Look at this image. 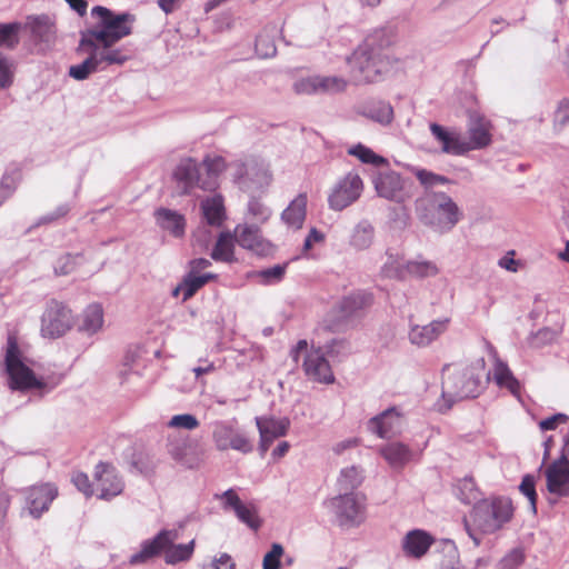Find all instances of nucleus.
Segmentation results:
<instances>
[{
    "instance_id": "4",
    "label": "nucleus",
    "mask_w": 569,
    "mask_h": 569,
    "mask_svg": "<svg viewBox=\"0 0 569 569\" xmlns=\"http://www.w3.org/2000/svg\"><path fill=\"white\" fill-rule=\"evenodd\" d=\"M178 533L174 530L160 531L153 539L141 543L140 550L130 557L129 563L131 566L143 565L161 553L168 565L188 561L194 551V540L186 545H176Z\"/></svg>"
},
{
    "instance_id": "7",
    "label": "nucleus",
    "mask_w": 569,
    "mask_h": 569,
    "mask_svg": "<svg viewBox=\"0 0 569 569\" xmlns=\"http://www.w3.org/2000/svg\"><path fill=\"white\" fill-rule=\"evenodd\" d=\"M4 367L9 378L8 386L11 390L24 391L40 387L33 371L22 361L18 337L14 332H9L7 338Z\"/></svg>"
},
{
    "instance_id": "59",
    "label": "nucleus",
    "mask_w": 569,
    "mask_h": 569,
    "mask_svg": "<svg viewBox=\"0 0 569 569\" xmlns=\"http://www.w3.org/2000/svg\"><path fill=\"white\" fill-rule=\"evenodd\" d=\"M412 172L425 188H432L436 186L437 173L420 168H413Z\"/></svg>"
},
{
    "instance_id": "11",
    "label": "nucleus",
    "mask_w": 569,
    "mask_h": 569,
    "mask_svg": "<svg viewBox=\"0 0 569 569\" xmlns=\"http://www.w3.org/2000/svg\"><path fill=\"white\" fill-rule=\"evenodd\" d=\"M212 440L219 451L232 449L244 455L252 451V443L246 433L227 421L213 423Z\"/></svg>"
},
{
    "instance_id": "44",
    "label": "nucleus",
    "mask_w": 569,
    "mask_h": 569,
    "mask_svg": "<svg viewBox=\"0 0 569 569\" xmlns=\"http://www.w3.org/2000/svg\"><path fill=\"white\" fill-rule=\"evenodd\" d=\"M14 70L13 62L0 52V89H7L12 86Z\"/></svg>"
},
{
    "instance_id": "43",
    "label": "nucleus",
    "mask_w": 569,
    "mask_h": 569,
    "mask_svg": "<svg viewBox=\"0 0 569 569\" xmlns=\"http://www.w3.org/2000/svg\"><path fill=\"white\" fill-rule=\"evenodd\" d=\"M495 379L499 386L508 388L512 393H516L519 389V382L512 376L507 365L502 362L496 365Z\"/></svg>"
},
{
    "instance_id": "54",
    "label": "nucleus",
    "mask_w": 569,
    "mask_h": 569,
    "mask_svg": "<svg viewBox=\"0 0 569 569\" xmlns=\"http://www.w3.org/2000/svg\"><path fill=\"white\" fill-rule=\"evenodd\" d=\"M293 89L298 94H318L317 76L302 78L296 81Z\"/></svg>"
},
{
    "instance_id": "25",
    "label": "nucleus",
    "mask_w": 569,
    "mask_h": 569,
    "mask_svg": "<svg viewBox=\"0 0 569 569\" xmlns=\"http://www.w3.org/2000/svg\"><path fill=\"white\" fill-rule=\"evenodd\" d=\"M308 198L306 193H299L282 211L281 220L292 230H300L307 217Z\"/></svg>"
},
{
    "instance_id": "39",
    "label": "nucleus",
    "mask_w": 569,
    "mask_h": 569,
    "mask_svg": "<svg viewBox=\"0 0 569 569\" xmlns=\"http://www.w3.org/2000/svg\"><path fill=\"white\" fill-rule=\"evenodd\" d=\"M438 271V267L431 261H407V278L425 279L435 277Z\"/></svg>"
},
{
    "instance_id": "14",
    "label": "nucleus",
    "mask_w": 569,
    "mask_h": 569,
    "mask_svg": "<svg viewBox=\"0 0 569 569\" xmlns=\"http://www.w3.org/2000/svg\"><path fill=\"white\" fill-rule=\"evenodd\" d=\"M546 478L550 503H556L559 497L569 496V461L565 457L547 468Z\"/></svg>"
},
{
    "instance_id": "56",
    "label": "nucleus",
    "mask_w": 569,
    "mask_h": 569,
    "mask_svg": "<svg viewBox=\"0 0 569 569\" xmlns=\"http://www.w3.org/2000/svg\"><path fill=\"white\" fill-rule=\"evenodd\" d=\"M72 482L86 497H91L94 495L93 482H90L87 473L76 472L72 476Z\"/></svg>"
},
{
    "instance_id": "28",
    "label": "nucleus",
    "mask_w": 569,
    "mask_h": 569,
    "mask_svg": "<svg viewBox=\"0 0 569 569\" xmlns=\"http://www.w3.org/2000/svg\"><path fill=\"white\" fill-rule=\"evenodd\" d=\"M157 223L174 237H182L186 229V219L177 211L160 208L154 212Z\"/></svg>"
},
{
    "instance_id": "40",
    "label": "nucleus",
    "mask_w": 569,
    "mask_h": 569,
    "mask_svg": "<svg viewBox=\"0 0 569 569\" xmlns=\"http://www.w3.org/2000/svg\"><path fill=\"white\" fill-rule=\"evenodd\" d=\"M21 24L19 22L0 23V46L13 49L19 43V32Z\"/></svg>"
},
{
    "instance_id": "18",
    "label": "nucleus",
    "mask_w": 569,
    "mask_h": 569,
    "mask_svg": "<svg viewBox=\"0 0 569 569\" xmlns=\"http://www.w3.org/2000/svg\"><path fill=\"white\" fill-rule=\"evenodd\" d=\"M221 498L224 500V509H232L241 522L246 523L253 530H258L261 527V519L259 518L257 507L253 503L242 502L233 489L224 491Z\"/></svg>"
},
{
    "instance_id": "53",
    "label": "nucleus",
    "mask_w": 569,
    "mask_h": 569,
    "mask_svg": "<svg viewBox=\"0 0 569 569\" xmlns=\"http://www.w3.org/2000/svg\"><path fill=\"white\" fill-rule=\"evenodd\" d=\"M248 211L252 218L261 222L267 221L271 214L269 208L259 199H251L249 201Z\"/></svg>"
},
{
    "instance_id": "45",
    "label": "nucleus",
    "mask_w": 569,
    "mask_h": 569,
    "mask_svg": "<svg viewBox=\"0 0 569 569\" xmlns=\"http://www.w3.org/2000/svg\"><path fill=\"white\" fill-rule=\"evenodd\" d=\"M203 164L207 170V177L204 179H212L216 183L217 177L227 168L226 160L220 156H216L212 158L207 157L203 160Z\"/></svg>"
},
{
    "instance_id": "38",
    "label": "nucleus",
    "mask_w": 569,
    "mask_h": 569,
    "mask_svg": "<svg viewBox=\"0 0 569 569\" xmlns=\"http://www.w3.org/2000/svg\"><path fill=\"white\" fill-rule=\"evenodd\" d=\"M560 333L561 329H552L549 327L541 328L537 332L530 335L528 338V345L536 349L543 348L556 341Z\"/></svg>"
},
{
    "instance_id": "60",
    "label": "nucleus",
    "mask_w": 569,
    "mask_h": 569,
    "mask_svg": "<svg viewBox=\"0 0 569 569\" xmlns=\"http://www.w3.org/2000/svg\"><path fill=\"white\" fill-rule=\"evenodd\" d=\"M234 563L229 555L222 553L219 558L204 565L202 569H234Z\"/></svg>"
},
{
    "instance_id": "35",
    "label": "nucleus",
    "mask_w": 569,
    "mask_h": 569,
    "mask_svg": "<svg viewBox=\"0 0 569 569\" xmlns=\"http://www.w3.org/2000/svg\"><path fill=\"white\" fill-rule=\"evenodd\" d=\"M233 169L234 180L239 183H247L249 181L254 182L256 177L258 176H261L264 181L270 179L268 170L259 167L257 163L247 164L244 162L238 161L233 164Z\"/></svg>"
},
{
    "instance_id": "57",
    "label": "nucleus",
    "mask_w": 569,
    "mask_h": 569,
    "mask_svg": "<svg viewBox=\"0 0 569 569\" xmlns=\"http://www.w3.org/2000/svg\"><path fill=\"white\" fill-rule=\"evenodd\" d=\"M569 417L565 413H556L548 417L539 422V427L542 431L555 430L558 425L566 423Z\"/></svg>"
},
{
    "instance_id": "10",
    "label": "nucleus",
    "mask_w": 569,
    "mask_h": 569,
    "mask_svg": "<svg viewBox=\"0 0 569 569\" xmlns=\"http://www.w3.org/2000/svg\"><path fill=\"white\" fill-rule=\"evenodd\" d=\"M172 179L180 191V194H189L194 188L204 191H212L217 183L212 179L201 178L199 166L192 158L181 159L172 173Z\"/></svg>"
},
{
    "instance_id": "64",
    "label": "nucleus",
    "mask_w": 569,
    "mask_h": 569,
    "mask_svg": "<svg viewBox=\"0 0 569 569\" xmlns=\"http://www.w3.org/2000/svg\"><path fill=\"white\" fill-rule=\"evenodd\" d=\"M79 16L83 17L87 13V0H64Z\"/></svg>"
},
{
    "instance_id": "9",
    "label": "nucleus",
    "mask_w": 569,
    "mask_h": 569,
    "mask_svg": "<svg viewBox=\"0 0 569 569\" xmlns=\"http://www.w3.org/2000/svg\"><path fill=\"white\" fill-rule=\"evenodd\" d=\"M370 180L377 196L385 200L401 204L412 197V181L390 167L375 173Z\"/></svg>"
},
{
    "instance_id": "12",
    "label": "nucleus",
    "mask_w": 569,
    "mask_h": 569,
    "mask_svg": "<svg viewBox=\"0 0 569 569\" xmlns=\"http://www.w3.org/2000/svg\"><path fill=\"white\" fill-rule=\"evenodd\" d=\"M94 495L102 500H111L119 496L124 483L114 466L108 462H99L93 472Z\"/></svg>"
},
{
    "instance_id": "51",
    "label": "nucleus",
    "mask_w": 569,
    "mask_h": 569,
    "mask_svg": "<svg viewBox=\"0 0 569 569\" xmlns=\"http://www.w3.org/2000/svg\"><path fill=\"white\" fill-rule=\"evenodd\" d=\"M283 555V548L279 543H273L271 550L263 557V569H280V559Z\"/></svg>"
},
{
    "instance_id": "3",
    "label": "nucleus",
    "mask_w": 569,
    "mask_h": 569,
    "mask_svg": "<svg viewBox=\"0 0 569 569\" xmlns=\"http://www.w3.org/2000/svg\"><path fill=\"white\" fill-rule=\"evenodd\" d=\"M513 515V506L507 497H495L478 501L470 513V519H465V527L476 546L481 538L479 533H493L509 522Z\"/></svg>"
},
{
    "instance_id": "29",
    "label": "nucleus",
    "mask_w": 569,
    "mask_h": 569,
    "mask_svg": "<svg viewBox=\"0 0 569 569\" xmlns=\"http://www.w3.org/2000/svg\"><path fill=\"white\" fill-rule=\"evenodd\" d=\"M358 161L362 164L367 166L363 169V172L367 173L370 179L377 172H381L382 170L390 167V162L387 158L378 154L369 147L358 142Z\"/></svg>"
},
{
    "instance_id": "17",
    "label": "nucleus",
    "mask_w": 569,
    "mask_h": 569,
    "mask_svg": "<svg viewBox=\"0 0 569 569\" xmlns=\"http://www.w3.org/2000/svg\"><path fill=\"white\" fill-rule=\"evenodd\" d=\"M430 132L440 143L441 151L451 156H463L469 152L467 139L457 130H449L438 123H430Z\"/></svg>"
},
{
    "instance_id": "52",
    "label": "nucleus",
    "mask_w": 569,
    "mask_h": 569,
    "mask_svg": "<svg viewBox=\"0 0 569 569\" xmlns=\"http://www.w3.org/2000/svg\"><path fill=\"white\" fill-rule=\"evenodd\" d=\"M569 122V98L562 99L553 116V126L557 130H561Z\"/></svg>"
},
{
    "instance_id": "63",
    "label": "nucleus",
    "mask_w": 569,
    "mask_h": 569,
    "mask_svg": "<svg viewBox=\"0 0 569 569\" xmlns=\"http://www.w3.org/2000/svg\"><path fill=\"white\" fill-rule=\"evenodd\" d=\"M211 266L210 260L204 258L193 259L189 262V272L202 274L201 271Z\"/></svg>"
},
{
    "instance_id": "8",
    "label": "nucleus",
    "mask_w": 569,
    "mask_h": 569,
    "mask_svg": "<svg viewBox=\"0 0 569 569\" xmlns=\"http://www.w3.org/2000/svg\"><path fill=\"white\" fill-rule=\"evenodd\" d=\"M301 353H305L302 369L308 379L319 383L333 382V372L321 348L308 349L307 340L301 339L290 350L293 362L298 363Z\"/></svg>"
},
{
    "instance_id": "2",
    "label": "nucleus",
    "mask_w": 569,
    "mask_h": 569,
    "mask_svg": "<svg viewBox=\"0 0 569 569\" xmlns=\"http://www.w3.org/2000/svg\"><path fill=\"white\" fill-rule=\"evenodd\" d=\"M397 42L393 27L372 29L363 39L358 54V82L382 81L398 64L399 60L390 49Z\"/></svg>"
},
{
    "instance_id": "1",
    "label": "nucleus",
    "mask_w": 569,
    "mask_h": 569,
    "mask_svg": "<svg viewBox=\"0 0 569 569\" xmlns=\"http://www.w3.org/2000/svg\"><path fill=\"white\" fill-rule=\"evenodd\" d=\"M91 16L96 22L82 32L80 49L92 50L101 70L107 66L127 62L130 58L127 51L113 46L131 34L134 17L130 13H114L102 6L93 7Z\"/></svg>"
},
{
    "instance_id": "31",
    "label": "nucleus",
    "mask_w": 569,
    "mask_h": 569,
    "mask_svg": "<svg viewBox=\"0 0 569 569\" xmlns=\"http://www.w3.org/2000/svg\"><path fill=\"white\" fill-rule=\"evenodd\" d=\"M361 114L381 126H388L393 120V108L386 101H370L363 104Z\"/></svg>"
},
{
    "instance_id": "26",
    "label": "nucleus",
    "mask_w": 569,
    "mask_h": 569,
    "mask_svg": "<svg viewBox=\"0 0 569 569\" xmlns=\"http://www.w3.org/2000/svg\"><path fill=\"white\" fill-rule=\"evenodd\" d=\"M380 455L393 469L403 468L412 459V450L402 442H389L380 447Z\"/></svg>"
},
{
    "instance_id": "58",
    "label": "nucleus",
    "mask_w": 569,
    "mask_h": 569,
    "mask_svg": "<svg viewBox=\"0 0 569 569\" xmlns=\"http://www.w3.org/2000/svg\"><path fill=\"white\" fill-rule=\"evenodd\" d=\"M77 257L66 254L61 257L56 266V271L60 274H68L76 269Z\"/></svg>"
},
{
    "instance_id": "24",
    "label": "nucleus",
    "mask_w": 569,
    "mask_h": 569,
    "mask_svg": "<svg viewBox=\"0 0 569 569\" xmlns=\"http://www.w3.org/2000/svg\"><path fill=\"white\" fill-rule=\"evenodd\" d=\"M356 199V174L348 173L329 197L333 210H342Z\"/></svg>"
},
{
    "instance_id": "48",
    "label": "nucleus",
    "mask_w": 569,
    "mask_h": 569,
    "mask_svg": "<svg viewBox=\"0 0 569 569\" xmlns=\"http://www.w3.org/2000/svg\"><path fill=\"white\" fill-rule=\"evenodd\" d=\"M336 506L341 516L352 519L356 515V497L352 493H346L336 499Z\"/></svg>"
},
{
    "instance_id": "46",
    "label": "nucleus",
    "mask_w": 569,
    "mask_h": 569,
    "mask_svg": "<svg viewBox=\"0 0 569 569\" xmlns=\"http://www.w3.org/2000/svg\"><path fill=\"white\" fill-rule=\"evenodd\" d=\"M457 489V496L463 503H471L478 497V491L471 478H465L463 480H461Z\"/></svg>"
},
{
    "instance_id": "32",
    "label": "nucleus",
    "mask_w": 569,
    "mask_h": 569,
    "mask_svg": "<svg viewBox=\"0 0 569 569\" xmlns=\"http://www.w3.org/2000/svg\"><path fill=\"white\" fill-rule=\"evenodd\" d=\"M201 209L204 219L211 226H220L224 219L223 198L213 196L202 201Z\"/></svg>"
},
{
    "instance_id": "61",
    "label": "nucleus",
    "mask_w": 569,
    "mask_h": 569,
    "mask_svg": "<svg viewBox=\"0 0 569 569\" xmlns=\"http://www.w3.org/2000/svg\"><path fill=\"white\" fill-rule=\"evenodd\" d=\"M326 239V236L323 232L318 230L317 228H311L309 230L308 236L306 237L305 243H303V250L308 251L313 248L316 243H322Z\"/></svg>"
},
{
    "instance_id": "30",
    "label": "nucleus",
    "mask_w": 569,
    "mask_h": 569,
    "mask_svg": "<svg viewBox=\"0 0 569 569\" xmlns=\"http://www.w3.org/2000/svg\"><path fill=\"white\" fill-rule=\"evenodd\" d=\"M28 26L32 36L41 42L52 43L57 37L56 23L48 16H39L30 18Z\"/></svg>"
},
{
    "instance_id": "13",
    "label": "nucleus",
    "mask_w": 569,
    "mask_h": 569,
    "mask_svg": "<svg viewBox=\"0 0 569 569\" xmlns=\"http://www.w3.org/2000/svg\"><path fill=\"white\" fill-rule=\"evenodd\" d=\"M72 326L71 310L58 301L46 309L41 321V333L51 339L63 336Z\"/></svg>"
},
{
    "instance_id": "6",
    "label": "nucleus",
    "mask_w": 569,
    "mask_h": 569,
    "mask_svg": "<svg viewBox=\"0 0 569 569\" xmlns=\"http://www.w3.org/2000/svg\"><path fill=\"white\" fill-rule=\"evenodd\" d=\"M419 220L443 233L450 231L460 219V211L453 200L445 192H430L416 201Z\"/></svg>"
},
{
    "instance_id": "33",
    "label": "nucleus",
    "mask_w": 569,
    "mask_h": 569,
    "mask_svg": "<svg viewBox=\"0 0 569 569\" xmlns=\"http://www.w3.org/2000/svg\"><path fill=\"white\" fill-rule=\"evenodd\" d=\"M211 258L216 261H234V238L230 232H221L211 252Z\"/></svg>"
},
{
    "instance_id": "41",
    "label": "nucleus",
    "mask_w": 569,
    "mask_h": 569,
    "mask_svg": "<svg viewBox=\"0 0 569 569\" xmlns=\"http://www.w3.org/2000/svg\"><path fill=\"white\" fill-rule=\"evenodd\" d=\"M318 94L338 93L347 88V81L340 77L317 76Z\"/></svg>"
},
{
    "instance_id": "62",
    "label": "nucleus",
    "mask_w": 569,
    "mask_h": 569,
    "mask_svg": "<svg viewBox=\"0 0 569 569\" xmlns=\"http://www.w3.org/2000/svg\"><path fill=\"white\" fill-rule=\"evenodd\" d=\"M522 552L519 550H513L502 559V566L507 569H513L518 567L522 562Z\"/></svg>"
},
{
    "instance_id": "49",
    "label": "nucleus",
    "mask_w": 569,
    "mask_h": 569,
    "mask_svg": "<svg viewBox=\"0 0 569 569\" xmlns=\"http://www.w3.org/2000/svg\"><path fill=\"white\" fill-rule=\"evenodd\" d=\"M519 490L523 496H526L530 502L531 509L536 512L537 506V492L535 488V477L531 475H526L521 483L519 486Z\"/></svg>"
},
{
    "instance_id": "42",
    "label": "nucleus",
    "mask_w": 569,
    "mask_h": 569,
    "mask_svg": "<svg viewBox=\"0 0 569 569\" xmlns=\"http://www.w3.org/2000/svg\"><path fill=\"white\" fill-rule=\"evenodd\" d=\"M382 276L389 279L406 280L407 279V262L403 263L400 260L388 257L381 269Z\"/></svg>"
},
{
    "instance_id": "37",
    "label": "nucleus",
    "mask_w": 569,
    "mask_h": 569,
    "mask_svg": "<svg viewBox=\"0 0 569 569\" xmlns=\"http://www.w3.org/2000/svg\"><path fill=\"white\" fill-rule=\"evenodd\" d=\"M89 57L81 63L71 66L69 69V76L76 80H84L91 73L101 70L98 60L92 50H87Z\"/></svg>"
},
{
    "instance_id": "36",
    "label": "nucleus",
    "mask_w": 569,
    "mask_h": 569,
    "mask_svg": "<svg viewBox=\"0 0 569 569\" xmlns=\"http://www.w3.org/2000/svg\"><path fill=\"white\" fill-rule=\"evenodd\" d=\"M103 325V310L100 305H90L82 317L80 330L92 335L101 329Z\"/></svg>"
},
{
    "instance_id": "22",
    "label": "nucleus",
    "mask_w": 569,
    "mask_h": 569,
    "mask_svg": "<svg viewBox=\"0 0 569 569\" xmlns=\"http://www.w3.org/2000/svg\"><path fill=\"white\" fill-rule=\"evenodd\" d=\"M449 322V318H445L426 326L415 325L409 330V341L418 347H427L447 331Z\"/></svg>"
},
{
    "instance_id": "27",
    "label": "nucleus",
    "mask_w": 569,
    "mask_h": 569,
    "mask_svg": "<svg viewBox=\"0 0 569 569\" xmlns=\"http://www.w3.org/2000/svg\"><path fill=\"white\" fill-rule=\"evenodd\" d=\"M433 539L423 530L415 529L409 531L403 539V550L407 555L420 558L430 548Z\"/></svg>"
},
{
    "instance_id": "21",
    "label": "nucleus",
    "mask_w": 569,
    "mask_h": 569,
    "mask_svg": "<svg viewBox=\"0 0 569 569\" xmlns=\"http://www.w3.org/2000/svg\"><path fill=\"white\" fill-rule=\"evenodd\" d=\"M236 241L240 247L259 256H267L273 249L272 244L261 236L260 229L252 226H238Z\"/></svg>"
},
{
    "instance_id": "47",
    "label": "nucleus",
    "mask_w": 569,
    "mask_h": 569,
    "mask_svg": "<svg viewBox=\"0 0 569 569\" xmlns=\"http://www.w3.org/2000/svg\"><path fill=\"white\" fill-rule=\"evenodd\" d=\"M286 268H287V263L277 264L271 268L259 271L258 277L261 279V282L263 284L279 282L286 273Z\"/></svg>"
},
{
    "instance_id": "55",
    "label": "nucleus",
    "mask_w": 569,
    "mask_h": 569,
    "mask_svg": "<svg viewBox=\"0 0 569 569\" xmlns=\"http://www.w3.org/2000/svg\"><path fill=\"white\" fill-rule=\"evenodd\" d=\"M373 239V228L369 222L358 224V249L368 248Z\"/></svg>"
},
{
    "instance_id": "34",
    "label": "nucleus",
    "mask_w": 569,
    "mask_h": 569,
    "mask_svg": "<svg viewBox=\"0 0 569 569\" xmlns=\"http://www.w3.org/2000/svg\"><path fill=\"white\" fill-rule=\"evenodd\" d=\"M218 276L212 272H207L203 274H194L192 272H188L181 281V288H183V301L192 298L198 292V290H200L209 281L216 280Z\"/></svg>"
},
{
    "instance_id": "50",
    "label": "nucleus",
    "mask_w": 569,
    "mask_h": 569,
    "mask_svg": "<svg viewBox=\"0 0 569 569\" xmlns=\"http://www.w3.org/2000/svg\"><path fill=\"white\" fill-rule=\"evenodd\" d=\"M168 426L170 428H181L187 430H193L199 427L198 419L190 415V413H183V415H176L173 416L170 421L168 422Z\"/></svg>"
},
{
    "instance_id": "19",
    "label": "nucleus",
    "mask_w": 569,
    "mask_h": 569,
    "mask_svg": "<svg viewBox=\"0 0 569 569\" xmlns=\"http://www.w3.org/2000/svg\"><path fill=\"white\" fill-rule=\"evenodd\" d=\"M256 425L260 435L259 450L264 456L271 443L280 437H283L289 428L287 419H276L273 417H257Z\"/></svg>"
},
{
    "instance_id": "5",
    "label": "nucleus",
    "mask_w": 569,
    "mask_h": 569,
    "mask_svg": "<svg viewBox=\"0 0 569 569\" xmlns=\"http://www.w3.org/2000/svg\"><path fill=\"white\" fill-rule=\"evenodd\" d=\"M480 377L473 366H447L443 369L442 392L443 405H438L442 413L450 410L455 402L479 395Z\"/></svg>"
},
{
    "instance_id": "23",
    "label": "nucleus",
    "mask_w": 569,
    "mask_h": 569,
    "mask_svg": "<svg viewBox=\"0 0 569 569\" xmlns=\"http://www.w3.org/2000/svg\"><path fill=\"white\" fill-rule=\"evenodd\" d=\"M355 313L356 299L352 296L346 297L328 313L327 327L332 331H338L353 320Z\"/></svg>"
},
{
    "instance_id": "16",
    "label": "nucleus",
    "mask_w": 569,
    "mask_h": 569,
    "mask_svg": "<svg viewBox=\"0 0 569 569\" xmlns=\"http://www.w3.org/2000/svg\"><path fill=\"white\" fill-rule=\"evenodd\" d=\"M491 122L477 111L469 112L467 147L469 151L485 149L492 142Z\"/></svg>"
},
{
    "instance_id": "15",
    "label": "nucleus",
    "mask_w": 569,
    "mask_h": 569,
    "mask_svg": "<svg viewBox=\"0 0 569 569\" xmlns=\"http://www.w3.org/2000/svg\"><path fill=\"white\" fill-rule=\"evenodd\" d=\"M24 496L30 515L39 518L48 511L51 502L58 496V488L52 483L34 485L24 490Z\"/></svg>"
},
{
    "instance_id": "20",
    "label": "nucleus",
    "mask_w": 569,
    "mask_h": 569,
    "mask_svg": "<svg viewBox=\"0 0 569 569\" xmlns=\"http://www.w3.org/2000/svg\"><path fill=\"white\" fill-rule=\"evenodd\" d=\"M401 428L402 418L395 407L388 408L368 421V430L385 439L399 435Z\"/></svg>"
}]
</instances>
